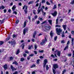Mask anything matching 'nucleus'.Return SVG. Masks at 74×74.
<instances>
[{"label": "nucleus", "instance_id": "obj_1", "mask_svg": "<svg viewBox=\"0 0 74 74\" xmlns=\"http://www.w3.org/2000/svg\"><path fill=\"white\" fill-rule=\"evenodd\" d=\"M56 32L57 34H58V35H60V33H61V32H62V30L60 28H59V29L57 28L56 29Z\"/></svg>", "mask_w": 74, "mask_h": 74}, {"label": "nucleus", "instance_id": "obj_2", "mask_svg": "<svg viewBox=\"0 0 74 74\" xmlns=\"http://www.w3.org/2000/svg\"><path fill=\"white\" fill-rule=\"evenodd\" d=\"M41 3H40L39 4V6L38 8V10H37L38 11V14H39V13H40L41 12V10H42V8H41L40 9V7H41Z\"/></svg>", "mask_w": 74, "mask_h": 74}, {"label": "nucleus", "instance_id": "obj_3", "mask_svg": "<svg viewBox=\"0 0 74 74\" xmlns=\"http://www.w3.org/2000/svg\"><path fill=\"white\" fill-rule=\"evenodd\" d=\"M11 45H13V47H15V45L16 44V42H15V41H11Z\"/></svg>", "mask_w": 74, "mask_h": 74}, {"label": "nucleus", "instance_id": "obj_4", "mask_svg": "<svg viewBox=\"0 0 74 74\" xmlns=\"http://www.w3.org/2000/svg\"><path fill=\"white\" fill-rule=\"evenodd\" d=\"M27 31H28V28L26 27L24 29L23 32L24 35L26 34V32H27Z\"/></svg>", "mask_w": 74, "mask_h": 74}, {"label": "nucleus", "instance_id": "obj_5", "mask_svg": "<svg viewBox=\"0 0 74 74\" xmlns=\"http://www.w3.org/2000/svg\"><path fill=\"white\" fill-rule=\"evenodd\" d=\"M45 28L46 30H50L51 29V26L46 25L45 26Z\"/></svg>", "mask_w": 74, "mask_h": 74}, {"label": "nucleus", "instance_id": "obj_6", "mask_svg": "<svg viewBox=\"0 0 74 74\" xmlns=\"http://www.w3.org/2000/svg\"><path fill=\"white\" fill-rule=\"evenodd\" d=\"M47 62H48V61H47V60L45 59L44 60V65L43 66V67L44 69H45V66H46V64L47 63Z\"/></svg>", "mask_w": 74, "mask_h": 74}, {"label": "nucleus", "instance_id": "obj_7", "mask_svg": "<svg viewBox=\"0 0 74 74\" xmlns=\"http://www.w3.org/2000/svg\"><path fill=\"white\" fill-rule=\"evenodd\" d=\"M53 67L54 69H57V68H58L59 67H58V65L56 64H55L54 65H53Z\"/></svg>", "mask_w": 74, "mask_h": 74}, {"label": "nucleus", "instance_id": "obj_8", "mask_svg": "<svg viewBox=\"0 0 74 74\" xmlns=\"http://www.w3.org/2000/svg\"><path fill=\"white\" fill-rule=\"evenodd\" d=\"M51 15L53 16H56V15H57V12L55 11L53 13H51Z\"/></svg>", "mask_w": 74, "mask_h": 74}, {"label": "nucleus", "instance_id": "obj_9", "mask_svg": "<svg viewBox=\"0 0 74 74\" xmlns=\"http://www.w3.org/2000/svg\"><path fill=\"white\" fill-rule=\"evenodd\" d=\"M47 36H46L45 37V39H44L43 40L42 42L45 43L47 41Z\"/></svg>", "mask_w": 74, "mask_h": 74}, {"label": "nucleus", "instance_id": "obj_10", "mask_svg": "<svg viewBox=\"0 0 74 74\" xmlns=\"http://www.w3.org/2000/svg\"><path fill=\"white\" fill-rule=\"evenodd\" d=\"M10 68L12 69V71H14L15 70H16V69L14 68L13 67L12 65L11 66Z\"/></svg>", "mask_w": 74, "mask_h": 74}, {"label": "nucleus", "instance_id": "obj_11", "mask_svg": "<svg viewBox=\"0 0 74 74\" xmlns=\"http://www.w3.org/2000/svg\"><path fill=\"white\" fill-rule=\"evenodd\" d=\"M66 27H67V25H62V27H63L64 30H66Z\"/></svg>", "mask_w": 74, "mask_h": 74}, {"label": "nucleus", "instance_id": "obj_12", "mask_svg": "<svg viewBox=\"0 0 74 74\" xmlns=\"http://www.w3.org/2000/svg\"><path fill=\"white\" fill-rule=\"evenodd\" d=\"M3 67L4 68V70H6L7 69V64H5L3 66Z\"/></svg>", "mask_w": 74, "mask_h": 74}, {"label": "nucleus", "instance_id": "obj_13", "mask_svg": "<svg viewBox=\"0 0 74 74\" xmlns=\"http://www.w3.org/2000/svg\"><path fill=\"white\" fill-rule=\"evenodd\" d=\"M36 34H37V32H36V31H35L33 34V37L34 38H35V37H36Z\"/></svg>", "mask_w": 74, "mask_h": 74}, {"label": "nucleus", "instance_id": "obj_14", "mask_svg": "<svg viewBox=\"0 0 74 74\" xmlns=\"http://www.w3.org/2000/svg\"><path fill=\"white\" fill-rule=\"evenodd\" d=\"M15 8H16V6L15 5H14L12 8L13 11H14V10H15Z\"/></svg>", "mask_w": 74, "mask_h": 74}, {"label": "nucleus", "instance_id": "obj_15", "mask_svg": "<svg viewBox=\"0 0 74 74\" xmlns=\"http://www.w3.org/2000/svg\"><path fill=\"white\" fill-rule=\"evenodd\" d=\"M57 55L58 56H60V51H58V52Z\"/></svg>", "mask_w": 74, "mask_h": 74}, {"label": "nucleus", "instance_id": "obj_16", "mask_svg": "<svg viewBox=\"0 0 74 74\" xmlns=\"http://www.w3.org/2000/svg\"><path fill=\"white\" fill-rule=\"evenodd\" d=\"M26 26V21H25L24 23L23 27H25Z\"/></svg>", "mask_w": 74, "mask_h": 74}, {"label": "nucleus", "instance_id": "obj_17", "mask_svg": "<svg viewBox=\"0 0 74 74\" xmlns=\"http://www.w3.org/2000/svg\"><path fill=\"white\" fill-rule=\"evenodd\" d=\"M50 34L51 37H52V36H53V32H52V31H51V32L50 33Z\"/></svg>", "mask_w": 74, "mask_h": 74}, {"label": "nucleus", "instance_id": "obj_18", "mask_svg": "<svg viewBox=\"0 0 74 74\" xmlns=\"http://www.w3.org/2000/svg\"><path fill=\"white\" fill-rule=\"evenodd\" d=\"M41 11H42V12L43 14V15H44H44H45V14H46V13L44 12V11H43V9L42 10H41Z\"/></svg>", "mask_w": 74, "mask_h": 74}, {"label": "nucleus", "instance_id": "obj_19", "mask_svg": "<svg viewBox=\"0 0 74 74\" xmlns=\"http://www.w3.org/2000/svg\"><path fill=\"white\" fill-rule=\"evenodd\" d=\"M52 20H48V22L49 23V24H50V25H52Z\"/></svg>", "mask_w": 74, "mask_h": 74}, {"label": "nucleus", "instance_id": "obj_20", "mask_svg": "<svg viewBox=\"0 0 74 74\" xmlns=\"http://www.w3.org/2000/svg\"><path fill=\"white\" fill-rule=\"evenodd\" d=\"M74 38H72L71 39V43H72V45H73V41H74Z\"/></svg>", "mask_w": 74, "mask_h": 74}, {"label": "nucleus", "instance_id": "obj_21", "mask_svg": "<svg viewBox=\"0 0 74 74\" xmlns=\"http://www.w3.org/2000/svg\"><path fill=\"white\" fill-rule=\"evenodd\" d=\"M68 47H69V46H66V47L64 48V51H65L66 50V49H68Z\"/></svg>", "mask_w": 74, "mask_h": 74}, {"label": "nucleus", "instance_id": "obj_22", "mask_svg": "<svg viewBox=\"0 0 74 74\" xmlns=\"http://www.w3.org/2000/svg\"><path fill=\"white\" fill-rule=\"evenodd\" d=\"M40 59H38L37 60V63L38 64H39V63H40Z\"/></svg>", "mask_w": 74, "mask_h": 74}, {"label": "nucleus", "instance_id": "obj_23", "mask_svg": "<svg viewBox=\"0 0 74 74\" xmlns=\"http://www.w3.org/2000/svg\"><path fill=\"white\" fill-rule=\"evenodd\" d=\"M13 64H16V65H18V63H17V62H16V61H15L13 63Z\"/></svg>", "mask_w": 74, "mask_h": 74}, {"label": "nucleus", "instance_id": "obj_24", "mask_svg": "<svg viewBox=\"0 0 74 74\" xmlns=\"http://www.w3.org/2000/svg\"><path fill=\"white\" fill-rule=\"evenodd\" d=\"M38 51L40 53H42L44 52V50H42L41 51L40 50H39V51Z\"/></svg>", "mask_w": 74, "mask_h": 74}, {"label": "nucleus", "instance_id": "obj_25", "mask_svg": "<svg viewBox=\"0 0 74 74\" xmlns=\"http://www.w3.org/2000/svg\"><path fill=\"white\" fill-rule=\"evenodd\" d=\"M37 45L35 44L34 45L35 50L36 49H37Z\"/></svg>", "mask_w": 74, "mask_h": 74}, {"label": "nucleus", "instance_id": "obj_26", "mask_svg": "<svg viewBox=\"0 0 74 74\" xmlns=\"http://www.w3.org/2000/svg\"><path fill=\"white\" fill-rule=\"evenodd\" d=\"M61 44H64L65 43V42H64V40H61Z\"/></svg>", "mask_w": 74, "mask_h": 74}, {"label": "nucleus", "instance_id": "obj_27", "mask_svg": "<svg viewBox=\"0 0 74 74\" xmlns=\"http://www.w3.org/2000/svg\"><path fill=\"white\" fill-rule=\"evenodd\" d=\"M53 74H56V71H55V70L53 69Z\"/></svg>", "mask_w": 74, "mask_h": 74}, {"label": "nucleus", "instance_id": "obj_28", "mask_svg": "<svg viewBox=\"0 0 74 74\" xmlns=\"http://www.w3.org/2000/svg\"><path fill=\"white\" fill-rule=\"evenodd\" d=\"M4 44V42L2 41H0V45H2V44Z\"/></svg>", "mask_w": 74, "mask_h": 74}, {"label": "nucleus", "instance_id": "obj_29", "mask_svg": "<svg viewBox=\"0 0 74 74\" xmlns=\"http://www.w3.org/2000/svg\"><path fill=\"white\" fill-rule=\"evenodd\" d=\"M56 5H55L54 6V7L53 8V10H54V9H55V8H57Z\"/></svg>", "mask_w": 74, "mask_h": 74}, {"label": "nucleus", "instance_id": "obj_30", "mask_svg": "<svg viewBox=\"0 0 74 74\" xmlns=\"http://www.w3.org/2000/svg\"><path fill=\"white\" fill-rule=\"evenodd\" d=\"M36 67V65L34 64H33L31 66V68H33V67Z\"/></svg>", "mask_w": 74, "mask_h": 74}, {"label": "nucleus", "instance_id": "obj_31", "mask_svg": "<svg viewBox=\"0 0 74 74\" xmlns=\"http://www.w3.org/2000/svg\"><path fill=\"white\" fill-rule=\"evenodd\" d=\"M71 4H74V0H73L72 1H71Z\"/></svg>", "mask_w": 74, "mask_h": 74}, {"label": "nucleus", "instance_id": "obj_32", "mask_svg": "<svg viewBox=\"0 0 74 74\" xmlns=\"http://www.w3.org/2000/svg\"><path fill=\"white\" fill-rule=\"evenodd\" d=\"M33 13L34 15H36V10H33Z\"/></svg>", "mask_w": 74, "mask_h": 74}, {"label": "nucleus", "instance_id": "obj_33", "mask_svg": "<svg viewBox=\"0 0 74 74\" xmlns=\"http://www.w3.org/2000/svg\"><path fill=\"white\" fill-rule=\"evenodd\" d=\"M46 70H48L49 69V67H48V66L47 65H46Z\"/></svg>", "mask_w": 74, "mask_h": 74}, {"label": "nucleus", "instance_id": "obj_34", "mask_svg": "<svg viewBox=\"0 0 74 74\" xmlns=\"http://www.w3.org/2000/svg\"><path fill=\"white\" fill-rule=\"evenodd\" d=\"M38 19L39 20H40V21H43V19H42V18H38Z\"/></svg>", "mask_w": 74, "mask_h": 74}, {"label": "nucleus", "instance_id": "obj_35", "mask_svg": "<svg viewBox=\"0 0 74 74\" xmlns=\"http://www.w3.org/2000/svg\"><path fill=\"white\" fill-rule=\"evenodd\" d=\"M22 49H23L24 48V47H25V44H23L22 45Z\"/></svg>", "mask_w": 74, "mask_h": 74}, {"label": "nucleus", "instance_id": "obj_36", "mask_svg": "<svg viewBox=\"0 0 74 74\" xmlns=\"http://www.w3.org/2000/svg\"><path fill=\"white\" fill-rule=\"evenodd\" d=\"M18 74V71H15L13 74Z\"/></svg>", "mask_w": 74, "mask_h": 74}, {"label": "nucleus", "instance_id": "obj_37", "mask_svg": "<svg viewBox=\"0 0 74 74\" xmlns=\"http://www.w3.org/2000/svg\"><path fill=\"white\" fill-rule=\"evenodd\" d=\"M24 60L25 59H24V58H21V62H23V60Z\"/></svg>", "mask_w": 74, "mask_h": 74}, {"label": "nucleus", "instance_id": "obj_38", "mask_svg": "<svg viewBox=\"0 0 74 74\" xmlns=\"http://www.w3.org/2000/svg\"><path fill=\"white\" fill-rule=\"evenodd\" d=\"M58 17L56 19V24H58Z\"/></svg>", "mask_w": 74, "mask_h": 74}, {"label": "nucleus", "instance_id": "obj_39", "mask_svg": "<svg viewBox=\"0 0 74 74\" xmlns=\"http://www.w3.org/2000/svg\"><path fill=\"white\" fill-rule=\"evenodd\" d=\"M32 47V45L29 46L28 47V49H31V47Z\"/></svg>", "mask_w": 74, "mask_h": 74}, {"label": "nucleus", "instance_id": "obj_40", "mask_svg": "<svg viewBox=\"0 0 74 74\" xmlns=\"http://www.w3.org/2000/svg\"><path fill=\"white\" fill-rule=\"evenodd\" d=\"M20 52L19 50V49L18 50L16 53V54H18Z\"/></svg>", "mask_w": 74, "mask_h": 74}, {"label": "nucleus", "instance_id": "obj_41", "mask_svg": "<svg viewBox=\"0 0 74 74\" xmlns=\"http://www.w3.org/2000/svg\"><path fill=\"white\" fill-rule=\"evenodd\" d=\"M45 3V0H42V3Z\"/></svg>", "mask_w": 74, "mask_h": 74}, {"label": "nucleus", "instance_id": "obj_42", "mask_svg": "<svg viewBox=\"0 0 74 74\" xmlns=\"http://www.w3.org/2000/svg\"><path fill=\"white\" fill-rule=\"evenodd\" d=\"M47 22V21H45L43 22L42 23H41V24L42 25H43V24H44V23H46Z\"/></svg>", "mask_w": 74, "mask_h": 74}, {"label": "nucleus", "instance_id": "obj_43", "mask_svg": "<svg viewBox=\"0 0 74 74\" xmlns=\"http://www.w3.org/2000/svg\"><path fill=\"white\" fill-rule=\"evenodd\" d=\"M34 55V54H31L29 55V56H31V57H33V56Z\"/></svg>", "mask_w": 74, "mask_h": 74}, {"label": "nucleus", "instance_id": "obj_44", "mask_svg": "<svg viewBox=\"0 0 74 74\" xmlns=\"http://www.w3.org/2000/svg\"><path fill=\"white\" fill-rule=\"evenodd\" d=\"M46 4H47V5H50V3H49L48 1L46 2Z\"/></svg>", "mask_w": 74, "mask_h": 74}, {"label": "nucleus", "instance_id": "obj_45", "mask_svg": "<svg viewBox=\"0 0 74 74\" xmlns=\"http://www.w3.org/2000/svg\"><path fill=\"white\" fill-rule=\"evenodd\" d=\"M13 59H14V57H10V60H13Z\"/></svg>", "mask_w": 74, "mask_h": 74}, {"label": "nucleus", "instance_id": "obj_46", "mask_svg": "<svg viewBox=\"0 0 74 74\" xmlns=\"http://www.w3.org/2000/svg\"><path fill=\"white\" fill-rule=\"evenodd\" d=\"M32 3H33V2L31 1L28 3V4H31Z\"/></svg>", "mask_w": 74, "mask_h": 74}, {"label": "nucleus", "instance_id": "obj_47", "mask_svg": "<svg viewBox=\"0 0 74 74\" xmlns=\"http://www.w3.org/2000/svg\"><path fill=\"white\" fill-rule=\"evenodd\" d=\"M34 52L35 54V55H37V51H34Z\"/></svg>", "mask_w": 74, "mask_h": 74}, {"label": "nucleus", "instance_id": "obj_48", "mask_svg": "<svg viewBox=\"0 0 74 74\" xmlns=\"http://www.w3.org/2000/svg\"><path fill=\"white\" fill-rule=\"evenodd\" d=\"M13 13V14H15L16 15H17V12L16 11H14Z\"/></svg>", "mask_w": 74, "mask_h": 74}, {"label": "nucleus", "instance_id": "obj_49", "mask_svg": "<svg viewBox=\"0 0 74 74\" xmlns=\"http://www.w3.org/2000/svg\"><path fill=\"white\" fill-rule=\"evenodd\" d=\"M71 21H72V22H73V21H74V18H71Z\"/></svg>", "mask_w": 74, "mask_h": 74}, {"label": "nucleus", "instance_id": "obj_50", "mask_svg": "<svg viewBox=\"0 0 74 74\" xmlns=\"http://www.w3.org/2000/svg\"><path fill=\"white\" fill-rule=\"evenodd\" d=\"M71 33L73 34V35H74V31H72L71 32Z\"/></svg>", "mask_w": 74, "mask_h": 74}, {"label": "nucleus", "instance_id": "obj_51", "mask_svg": "<svg viewBox=\"0 0 74 74\" xmlns=\"http://www.w3.org/2000/svg\"><path fill=\"white\" fill-rule=\"evenodd\" d=\"M27 55L26 54H25V53H24L23 55V56L24 57H26V56Z\"/></svg>", "mask_w": 74, "mask_h": 74}, {"label": "nucleus", "instance_id": "obj_52", "mask_svg": "<svg viewBox=\"0 0 74 74\" xmlns=\"http://www.w3.org/2000/svg\"><path fill=\"white\" fill-rule=\"evenodd\" d=\"M57 38H58V37H57V36H56V37L54 38V40H55V41H56V39H57Z\"/></svg>", "mask_w": 74, "mask_h": 74}, {"label": "nucleus", "instance_id": "obj_53", "mask_svg": "<svg viewBox=\"0 0 74 74\" xmlns=\"http://www.w3.org/2000/svg\"><path fill=\"white\" fill-rule=\"evenodd\" d=\"M19 23V20H17L16 22V23L17 24V23Z\"/></svg>", "mask_w": 74, "mask_h": 74}, {"label": "nucleus", "instance_id": "obj_54", "mask_svg": "<svg viewBox=\"0 0 74 74\" xmlns=\"http://www.w3.org/2000/svg\"><path fill=\"white\" fill-rule=\"evenodd\" d=\"M66 72V70L64 69L63 71L62 74H64V73Z\"/></svg>", "mask_w": 74, "mask_h": 74}, {"label": "nucleus", "instance_id": "obj_55", "mask_svg": "<svg viewBox=\"0 0 74 74\" xmlns=\"http://www.w3.org/2000/svg\"><path fill=\"white\" fill-rule=\"evenodd\" d=\"M44 44H45V43L42 41L40 43V44L41 45H43Z\"/></svg>", "mask_w": 74, "mask_h": 74}, {"label": "nucleus", "instance_id": "obj_56", "mask_svg": "<svg viewBox=\"0 0 74 74\" xmlns=\"http://www.w3.org/2000/svg\"><path fill=\"white\" fill-rule=\"evenodd\" d=\"M25 53H29V51L27 50L25 51Z\"/></svg>", "mask_w": 74, "mask_h": 74}, {"label": "nucleus", "instance_id": "obj_57", "mask_svg": "<svg viewBox=\"0 0 74 74\" xmlns=\"http://www.w3.org/2000/svg\"><path fill=\"white\" fill-rule=\"evenodd\" d=\"M62 37H65V36H64V34H62Z\"/></svg>", "mask_w": 74, "mask_h": 74}, {"label": "nucleus", "instance_id": "obj_58", "mask_svg": "<svg viewBox=\"0 0 74 74\" xmlns=\"http://www.w3.org/2000/svg\"><path fill=\"white\" fill-rule=\"evenodd\" d=\"M38 5H39V4H38V3H37L36 4V5L35 6H36V7H38Z\"/></svg>", "mask_w": 74, "mask_h": 74}, {"label": "nucleus", "instance_id": "obj_59", "mask_svg": "<svg viewBox=\"0 0 74 74\" xmlns=\"http://www.w3.org/2000/svg\"><path fill=\"white\" fill-rule=\"evenodd\" d=\"M10 37L8 38H7L6 40L7 41H8V40H10Z\"/></svg>", "mask_w": 74, "mask_h": 74}, {"label": "nucleus", "instance_id": "obj_60", "mask_svg": "<svg viewBox=\"0 0 74 74\" xmlns=\"http://www.w3.org/2000/svg\"><path fill=\"white\" fill-rule=\"evenodd\" d=\"M5 8V7H4V6L3 5H2L1 6V8L2 9H4V8Z\"/></svg>", "mask_w": 74, "mask_h": 74}, {"label": "nucleus", "instance_id": "obj_61", "mask_svg": "<svg viewBox=\"0 0 74 74\" xmlns=\"http://www.w3.org/2000/svg\"><path fill=\"white\" fill-rule=\"evenodd\" d=\"M68 56H71V54H68Z\"/></svg>", "mask_w": 74, "mask_h": 74}, {"label": "nucleus", "instance_id": "obj_62", "mask_svg": "<svg viewBox=\"0 0 74 74\" xmlns=\"http://www.w3.org/2000/svg\"><path fill=\"white\" fill-rule=\"evenodd\" d=\"M40 59H43V58H44V57H42V56H40Z\"/></svg>", "mask_w": 74, "mask_h": 74}, {"label": "nucleus", "instance_id": "obj_63", "mask_svg": "<svg viewBox=\"0 0 74 74\" xmlns=\"http://www.w3.org/2000/svg\"><path fill=\"white\" fill-rule=\"evenodd\" d=\"M56 27H60V26L58 25H56Z\"/></svg>", "mask_w": 74, "mask_h": 74}, {"label": "nucleus", "instance_id": "obj_64", "mask_svg": "<svg viewBox=\"0 0 74 74\" xmlns=\"http://www.w3.org/2000/svg\"><path fill=\"white\" fill-rule=\"evenodd\" d=\"M34 18L35 19H37V16L36 15L34 16Z\"/></svg>", "mask_w": 74, "mask_h": 74}]
</instances>
